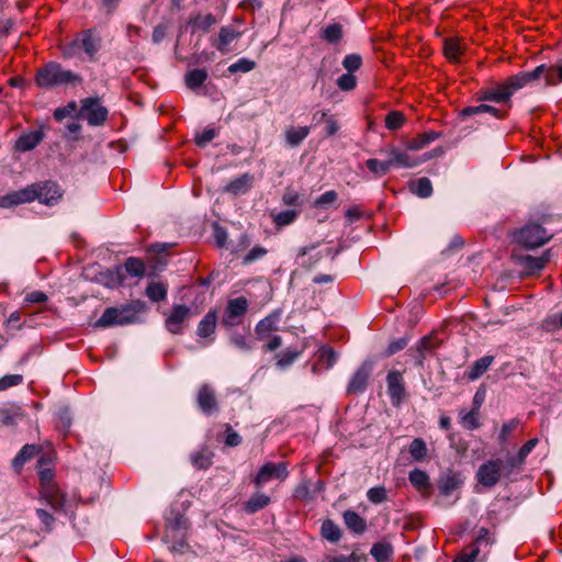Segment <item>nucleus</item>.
<instances>
[{
	"instance_id": "nucleus-54",
	"label": "nucleus",
	"mask_w": 562,
	"mask_h": 562,
	"mask_svg": "<svg viewBox=\"0 0 562 562\" xmlns=\"http://www.w3.org/2000/svg\"><path fill=\"white\" fill-rule=\"evenodd\" d=\"M405 122L403 113L398 111H391L385 117V126L391 131H396L402 127Z\"/></svg>"
},
{
	"instance_id": "nucleus-3",
	"label": "nucleus",
	"mask_w": 562,
	"mask_h": 562,
	"mask_svg": "<svg viewBox=\"0 0 562 562\" xmlns=\"http://www.w3.org/2000/svg\"><path fill=\"white\" fill-rule=\"evenodd\" d=\"M145 311L146 304L140 300L132 301L119 307H108L97 321L95 326L106 328L133 324L137 321L138 315Z\"/></svg>"
},
{
	"instance_id": "nucleus-4",
	"label": "nucleus",
	"mask_w": 562,
	"mask_h": 562,
	"mask_svg": "<svg viewBox=\"0 0 562 562\" xmlns=\"http://www.w3.org/2000/svg\"><path fill=\"white\" fill-rule=\"evenodd\" d=\"M81 81V77L71 70H66L60 64L49 61L40 69L35 75V83L38 88L50 90L59 86L75 85Z\"/></svg>"
},
{
	"instance_id": "nucleus-37",
	"label": "nucleus",
	"mask_w": 562,
	"mask_h": 562,
	"mask_svg": "<svg viewBox=\"0 0 562 562\" xmlns=\"http://www.w3.org/2000/svg\"><path fill=\"white\" fill-rule=\"evenodd\" d=\"M370 553L378 562H385L391 559L393 547L387 542H376L372 546Z\"/></svg>"
},
{
	"instance_id": "nucleus-6",
	"label": "nucleus",
	"mask_w": 562,
	"mask_h": 562,
	"mask_svg": "<svg viewBox=\"0 0 562 562\" xmlns=\"http://www.w3.org/2000/svg\"><path fill=\"white\" fill-rule=\"evenodd\" d=\"M551 238L552 234L536 223L527 224L515 234L516 241L528 249L541 247Z\"/></svg>"
},
{
	"instance_id": "nucleus-22",
	"label": "nucleus",
	"mask_w": 562,
	"mask_h": 562,
	"mask_svg": "<svg viewBox=\"0 0 562 562\" xmlns=\"http://www.w3.org/2000/svg\"><path fill=\"white\" fill-rule=\"evenodd\" d=\"M44 138L42 131H32L21 135L16 143L15 148L19 151H29L34 149Z\"/></svg>"
},
{
	"instance_id": "nucleus-45",
	"label": "nucleus",
	"mask_w": 562,
	"mask_h": 562,
	"mask_svg": "<svg viewBox=\"0 0 562 562\" xmlns=\"http://www.w3.org/2000/svg\"><path fill=\"white\" fill-rule=\"evenodd\" d=\"M460 423L462 427L468 430L477 429L481 425L479 420V407H474L470 412L464 414L461 413Z\"/></svg>"
},
{
	"instance_id": "nucleus-57",
	"label": "nucleus",
	"mask_w": 562,
	"mask_h": 562,
	"mask_svg": "<svg viewBox=\"0 0 562 562\" xmlns=\"http://www.w3.org/2000/svg\"><path fill=\"white\" fill-rule=\"evenodd\" d=\"M362 65V58L358 54H349L346 55L342 59V66L347 70V72L352 74L357 71Z\"/></svg>"
},
{
	"instance_id": "nucleus-20",
	"label": "nucleus",
	"mask_w": 562,
	"mask_h": 562,
	"mask_svg": "<svg viewBox=\"0 0 562 562\" xmlns=\"http://www.w3.org/2000/svg\"><path fill=\"white\" fill-rule=\"evenodd\" d=\"M281 319L280 312H273L259 321L255 327V333L258 339H265L269 337L272 331L278 330V324Z\"/></svg>"
},
{
	"instance_id": "nucleus-36",
	"label": "nucleus",
	"mask_w": 562,
	"mask_h": 562,
	"mask_svg": "<svg viewBox=\"0 0 562 562\" xmlns=\"http://www.w3.org/2000/svg\"><path fill=\"white\" fill-rule=\"evenodd\" d=\"M344 521L346 526L356 533H362L366 530V520L353 510L344 513Z\"/></svg>"
},
{
	"instance_id": "nucleus-25",
	"label": "nucleus",
	"mask_w": 562,
	"mask_h": 562,
	"mask_svg": "<svg viewBox=\"0 0 562 562\" xmlns=\"http://www.w3.org/2000/svg\"><path fill=\"white\" fill-rule=\"evenodd\" d=\"M494 541L495 539L491 535L490 530L485 527H481L477 531L474 542L469 547V551H475V549H477V557L480 555L481 551H483L485 555Z\"/></svg>"
},
{
	"instance_id": "nucleus-61",
	"label": "nucleus",
	"mask_w": 562,
	"mask_h": 562,
	"mask_svg": "<svg viewBox=\"0 0 562 562\" xmlns=\"http://www.w3.org/2000/svg\"><path fill=\"white\" fill-rule=\"evenodd\" d=\"M268 250L262 246H255L252 249L248 251V254L243 258L244 265H249L256 260L261 259L267 255Z\"/></svg>"
},
{
	"instance_id": "nucleus-55",
	"label": "nucleus",
	"mask_w": 562,
	"mask_h": 562,
	"mask_svg": "<svg viewBox=\"0 0 562 562\" xmlns=\"http://www.w3.org/2000/svg\"><path fill=\"white\" fill-rule=\"evenodd\" d=\"M443 50L446 57L452 61H457L461 54V47L459 43L451 38L445 41Z\"/></svg>"
},
{
	"instance_id": "nucleus-34",
	"label": "nucleus",
	"mask_w": 562,
	"mask_h": 562,
	"mask_svg": "<svg viewBox=\"0 0 562 562\" xmlns=\"http://www.w3.org/2000/svg\"><path fill=\"white\" fill-rule=\"evenodd\" d=\"M217 323V315L215 311H210L198 325V335L206 338L215 330Z\"/></svg>"
},
{
	"instance_id": "nucleus-17",
	"label": "nucleus",
	"mask_w": 562,
	"mask_h": 562,
	"mask_svg": "<svg viewBox=\"0 0 562 562\" xmlns=\"http://www.w3.org/2000/svg\"><path fill=\"white\" fill-rule=\"evenodd\" d=\"M190 308L186 305H175L172 312L166 319V328L171 334H180L182 331V324L189 317Z\"/></svg>"
},
{
	"instance_id": "nucleus-35",
	"label": "nucleus",
	"mask_w": 562,
	"mask_h": 562,
	"mask_svg": "<svg viewBox=\"0 0 562 562\" xmlns=\"http://www.w3.org/2000/svg\"><path fill=\"white\" fill-rule=\"evenodd\" d=\"M408 480L418 492H425L430 487L429 475L423 470L414 469L411 471Z\"/></svg>"
},
{
	"instance_id": "nucleus-21",
	"label": "nucleus",
	"mask_w": 562,
	"mask_h": 562,
	"mask_svg": "<svg viewBox=\"0 0 562 562\" xmlns=\"http://www.w3.org/2000/svg\"><path fill=\"white\" fill-rule=\"evenodd\" d=\"M549 260L550 250H547L539 257H533L529 255L520 257L519 265L526 270L527 273L533 274L541 271Z\"/></svg>"
},
{
	"instance_id": "nucleus-38",
	"label": "nucleus",
	"mask_w": 562,
	"mask_h": 562,
	"mask_svg": "<svg viewBox=\"0 0 562 562\" xmlns=\"http://www.w3.org/2000/svg\"><path fill=\"white\" fill-rule=\"evenodd\" d=\"M321 535L329 542H337L341 537L340 528L330 519H326L321 527Z\"/></svg>"
},
{
	"instance_id": "nucleus-44",
	"label": "nucleus",
	"mask_w": 562,
	"mask_h": 562,
	"mask_svg": "<svg viewBox=\"0 0 562 562\" xmlns=\"http://www.w3.org/2000/svg\"><path fill=\"white\" fill-rule=\"evenodd\" d=\"M366 165L368 169L378 177L386 175L392 167L390 158L384 161H380L375 158H370L366 161Z\"/></svg>"
},
{
	"instance_id": "nucleus-46",
	"label": "nucleus",
	"mask_w": 562,
	"mask_h": 562,
	"mask_svg": "<svg viewBox=\"0 0 562 562\" xmlns=\"http://www.w3.org/2000/svg\"><path fill=\"white\" fill-rule=\"evenodd\" d=\"M124 269L132 277H143L145 273L144 262L135 257H130L126 259Z\"/></svg>"
},
{
	"instance_id": "nucleus-15",
	"label": "nucleus",
	"mask_w": 562,
	"mask_h": 562,
	"mask_svg": "<svg viewBox=\"0 0 562 562\" xmlns=\"http://www.w3.org/2000/svg\"><path fill=\"white\" fill-rule=\"evenodd\" d=\"M463 476L459 472L448 471L438 480V491L441 496L449 497L463 485Z\"/></svg>"
},
{
	"instance_id": "nucleus-1",
	"label": "nucleus",
	"mask_w": 562,
	"mask_h": 562,
	"mask_svg": "<svg viewBox=\"0 0 562 562\" xmlns=\"http://www.w3.org/2000/svg\"><path fill=\"white\" fill-rule=\"evenodd\" d=\"M543 78L547 86H555L562 82V65H539L531 71H520L506 78L504 81L481 90L479 101H492L512 105V97L529 83Z\"/></svg>"
},
{
	"instance_id": "nucleus-56",
	"label": "nucleus",
	"mask_w": 562,
	"mask_h": 562,
	"mask_svg": "<svg viewBox=\"0 0 562 562\" xmlns=\"http://www.w3.org/2000/svg\"><path fill=\"white\" fill-rule=\"evenodd\" d=\"M367 497L372 504H381L387 499V492L384 486H374L367 492Z\"/></svg>"
},
{
	"instance_id": "nucleus-64",
	"label": "nucleus",
	"mask_w": 562,
	"mask_h": 562,
	"mask_svg": "<svg viewBox=\"0 0 562 562\" xmlns=\"http://www.w3.org/2000/svg\"><path fill=\"white\" fill-rule=\"evenodd\" d=\"M214 238L217 247L225 248L227 246L228 234L224 227L220 225L214 226Z\"/></svg>"
},
{
	"instance_id": "nucleus-62",
	"label": "nucleus",
	"mask_w": 562,
	"mask_h": 562,
	"mask_svg": "<svg viewBox=\"0 0 562 562\" xmlns=\"http://www.w3.org/2000/svg\"><path fill=\"white\" fill-rule=\"evenodd\" d=\"M23 382V376L21 374H8L0 379V392L11 387L19 385Z\"/></svg>"
},
{
	"instance_id": "nucleus-32",
	"label": "nucleus",
	"mask_w": 562,
	"mask_h": 562,
	"mask_svg": "<svg viewBox=\"0 0 562 562\" xmlns=\"http://www.w3.org/2000/svg\"><path fill=\"white\" fill-rule=\"evenodd\" d=\"M40 452V448L36 445H25L19 451V453L14 457L12 461L13 468L19 471L23 468V465L34 458Z\"/></svg>"
},
{
	"instance_id": "nucleus-58",
	"label": "nucleus",
	"mask_w": 562,
	"mask_h": 562,
	"mask_svg": "<svg viewBox=\"0 0 562 562\" xmlns=\"http://www.w3.org/2000/svg\"><path fill=\"white\" fill-rule=\"evenodd\" d=\"M518 425H519V420L517 418H513L503 424L499 435H498V440H499L501 445H504L507 442L509 435L518 427Z\"/></svg>"
},
{
	"instance_id": "nucleus-12",
	"label": "nucleus",
	"mask_w": 562,
	"mask_h": 562,
	"mask_svg": "<svg viewBox=\"0 0 562 562\" xmlns=\"http://www.w3.org/2000/svg\"><path fill=\"white\" fill-rule=\"evenodd\" d=\"M387 394L393 406L398 407L406 398L405 383L400 371H390L386 376Z\"/></svg>"
},
{
	"instance_id": "nucleus-23",
	"label": "nucleus",
	"mask_w": 562,
	"mask_h": 562,
	"mask_svg": "<svg viewBox=\"0 0 562 562\" xmlns=\"http://www.w3.org/2000/svg\"><path fill=\"white\" fill-rule=\"evenodd\" d=\"M215 23L216 18L212 13H207L204 15L196 14L190 16V19L188 20V27H190L192 34L198 31L206 33Z\"/></svg>"
},
{
	"instance_id": "nucleus-39",
	"label": "nucleus",
	"mask_w": 562,
	"mask_h": 562,
	"mask_svg": "<svg viewBox=\"0 0 562 562\" xmlns=\"http://www.w3.org/2000/svg\"><path fill=\"white\" fill-rule=\"evenodd\" d=\"M167 285L161 282H150L146 288V295L153 302L164 301L167 296Z\"/></svg>"
},
{
	"instance_id": "nucleus-47",
	"label": "nucleus",
	"mask_w": 562,
	"mask_h": 562,
	"mask_svg": "<svg viewBox=\"0 0 562 562\" xmlns=\"http://www.w3.org/2000/svg\"><path fill=\"white\" fill-rule=\"evenodd\" d=\"M300 356V351L286 349L277 355V367L281 370L289 368Z\"/></svg>"
},
{
	"instance_id": "nucleus-59",
	"label": "nucleus",
	"mask_w": 562,
	"mask_h": 562,
	"mask_svg": "<svg viewBox=\"0 0 562 562\" xmlns=\"http://www.w3.org/2000/svg\"><path fill=\"white\" fill-rule=\"evenodd\" d=\"M217 136V131L215 128H205L201 133L195 135V144L200 147L206 146Z\"/></svg>"
},
{
	"instance_id": "nucleus-8",
	"label": "nucleus",
	"mask_w": 562,
	"mask_h": 562,
	"mask_svg": "<svg viewBox=\"0 0 562 562\" xmlns=\"http://www.w3.org/2000/svg\"><path fill=\"white\" fill-rule=\"evenodd\" d=\"M80 113L91 126L102 125L109 114L108 109L101 104L98 98H87L82 100Z\"/></svg>"
},
{
	"instance_id": "nucleus-42",
	"label": "nucleus",
	"mask_w": 562,
	"mask_h": 562,
	"mask_svg": "<svg viewBox=\"0 0 562 562\" xmlns=\"http://www.w3.org/2000/svg\"><path fill=\"white\" fill-rule=\"evenodd\" d=\"M317 361L323 368L329 369L337 361V353L330 347H322L317 352Z\"/></svg>"
},
{
	"instance_id": "nucleus-52",
	"label": "nucleus",
	"mask_w": 562,
	"mask_h": 562,
	"mask_svg": "<svg viewBox=\"0 0 562 562\" xmlns=\"http://www.w3.org/2000/svg\"><path fill=\"white\" fill-rule=\"evenodd\" d=\"M256 67V63L251 59H248V58H240L238 59L236 63L229 65L228 67V71L231 74H236V72H249L251 71L252 69H255Z\"/></svg>"
},
{
	"instance_id": "nucleus-49",
	"label": "nucleus",
	"mask_w": 562,
	"mask_h": 562,
	"mask_svg": "<svg viewBox=\"0 0 562 562\" xmlns=\"http://www.w3.org/2000/svg\"><path fill=\"white\" fill-rule=\"evenodd\" d=\"M229 340L233 346L245 352L252 350L255 347L254 341L251 339L239 333H234L231 336Z\"/></svg>"
},
{
	"instance_id": "nucleus-40",
	"label": "nucleus",
	"mask_w": 562,
	"mask_h": 562,
	"mask_svg": "<svg viewBox=\"0 0 562 562\" xmlns=\"http://www.w3.org/2000/svg\"><path fill=\"white\" fill-rule=\"evenodd\" d=\"M206 78L207 72L205 69H193L186 75V85L188 88L195 90L205 82Z\"/></svg>"
},
{
	"instance_id": "nucleus-43",
	"label": "nucleus",
	"mask_w": 562,
	"mask_h": 562,
	"mask_svg": "<svg viewBox=\"0 0 562 562\" xmlns=\"http://www.w3.org/2000/svg\"><path fill=\"white\" fill-rule=\"evenodd\" d=\"M409 454L415 461H423L427 457V446L422 438H415L408 448Z\"/></svg>"
},
{
	"instance_id": "nucleus-24",
	"label": "nucleus",
	"mask_w": 562,
	"mask_h": 562,
	"mask_svg": "<svg viewBox=\"0 0 562 562\" xmlns=\"http://www.w3.org/2000/svg\"><path fill=\"white\" fill-rule=\"evenodd\" d=\"M35 184H40V186L52 184V186H54L55 191H56L54 193L53 190L50 191L47 188L46 189L42 188L40 190L41 192L38 193V196H36L37 201H40L41 203L52 206V205L57 204L60 201V199L63 196V192L56 182L44 181V182H36Z\"/></svg>"
},
{
	"instance_id": "nucleus-31",
	"label": "nucleus",
	"mask_w": 562,
	"mask_h": 562,
	"mask_svg": "<svg viewBox=\"0 0 562 562\" xmlns=\"http://www.w3.org/2000/svg\"><path fill=\"white\" fill-rule=\"evenodd\" d=\"M482 113H488L496 119H504L506 116L505 111H502V110L494 108L492 105H488V104L467 106L461 111V115L464 117L476 115V114H482Z\"/></svg>"
},
{
	"instance_id": "nucleus-26",
	"label": "nucleus",
	"mask_w": 562,
	"mask_h": 562,
	"mask_svg": "<svg viewBox=\"0 0 562 562\" xmlns=\"http://www.w3.org/2000/svg\"><path fill=\"white\" fill-rule=\"evenodd\" d=\"M440 137V133L429 131L417 135L416 137L408 139L405 144L407 150L417 151L425 148L431 142L438 139Z\"/></svg>"
},
{
	"instance_id": "nucleus-51",
	"label": "nucleus",
	"mask_w": 562,
	"mask_h": 562,
	"mask_svg": "<svg viewBox=\"0 0 562 562\" xmlns=\"http://www.w3.org/2000/svg\"><path fill=\"white\" fill-rule=\"evenodd\" d=\"M367 555L359 550H353L349 555L340 554L329 557L328 562H366Z\"/></svg>"
},
{
	"instance_id": "nucleus-50",
	"label": "nucleus",
	"mask_w": 562,
	"mask_h": 562,
	"mask_svg": "<svg viewBox=\"0 0 562 562\" xmlns=\"http://www.w3.org/2000/svg\"><path fill=\"white\" fill-rule=\"evenodd\" d=\"M524 462L517 456H509L506 460H502V474L509 476L516 470H519Z\"/></svg>"
},
{
	"instance_id": "nucleus-7",
	"label": "nucleus",
	"mask_w": 562,
	"mask_h": 562,
	"mask_svg": "<svg viewBox=\"0 0 562 562\" xmlns=\"http://www.w3.org/2000/svg\"><path fill=\"white\" fill-rule=\"evenodd\" d=\"M409 150H400L395 147L390 148L389 158L392 167L400 168H414L419 166L420 164L428 161L435 157L441 156L443 150L440 147L432 149L431 151H427L422 156L414 157L408 154Z\"/></svg>"
},
{
	"instance_id": "nucleus-53",
	"label": "nucleus",
	"mask_w": 562,
	"mask_h": 562,
	"mask_svg": "<svg viewBox=\"0 0 562 562\" xmlns=\"http://www.w3.org/2000/svg\"><path fill=\"white\" fill-rule=\"evenodd\" d=\"M337 87L341 91H352L357 87V77L353 74L346 72L338 77Z\"/></svg>"
},
{
	"instance_id": "nucleus-27",
	"label": "nucleus",
	"mask_w": 562,
	"mask_h": 562,
	"mask_svg": "<svg viewBox=\"0 0 562 562\" xmlns=\"http://www.w3.org/2000/svg\"><path fill=\"white\" fill-rule=\"evenodd\" d=\"M42 188L43 189L47 188L50 191L53 190L54 193L56 192L54 186H52V184L40 186V184L32 183L23 189L15 191L16 198H18L20 204L30 203V202L37 200L36 196H38V193L41 192L40 190Z\"/></svg>"
},
{
	"instance_id": "nucleus-19",
	"label": "nucleus",
	"mask_w": 562,
	"mask_h": 562,
	"mask_svg": "<svg viewBox=\"0 0 562 562\" xmlns=\"http://www.w3.org/2000/svg\"><path fill=\"white\" fill-rule=\"evenodd\" d=\"M254 184V176L246 172L231 180L225 187L224 192L233 195H241L247 193Z\"/></svg>"
},
{
	"instance_id": "nucleus-29",
	"label": "nucleus",
	"mask_w": 562,
	"mask_h": 562,
	"mask_svg": "<svg viewBox=\"0 0 562 562\" xmlns=\"http://www.w3.org/2000/svg\"><path fill=\"white\" fill-rule=\"evenodd\" d=\"M214 453L212 450L203 446L198 451L193 452L190 457L191 463L199 470H206L212 464Z\"/></svg>"
},
{
	"instance_id": "nucleus-11",
	"label": "nucleus",
	"mask_w": 562,
	"mask_h": 562,
	"mask_svg": "<svg viewBox=\"0 0 562 562\" xmlns=\"http://www.w3.org/2000/svg\"><path fill=\"white\" fill-rule=\"evenodd\" d=\"M373 370V361L366 360L360 367L356 370V372L350 378V381L347 385L348 394H361L366 391L369 378Z\"/></svg>"
},
{
	"instance_id": "nucleus-28",
	"label": "nucleus",
	"mask_w": 562,
	"mask_h": 562,
	"mask_svg": "<svg viewBox=\"0 0 562 562\" xmlns=\"http://www.w3.org/2000/svg\"><path fill=\"white\" fill-rule=\"evenodd\" d=\"M494 362L493 356H484L476 361L473 362V364L469 368L465 375L470 381H475L480 376H482L488 368Z\"/></svg>"
},
{
	"instance_id": "nucleus-9",
	"label": "nucleus",
	"mask_w": 562,
	"mask_h": 562,
	"mask_svg": "<svg viewBox=\"0 0 562 562\" xmlns=\"http://www.w3.org/2000/svg\"><path fill=\"white\" fill-rule=\"evenodd\" d=\"M249 303L245 296L231 299L227 302L222 324L225 327H233L241 324L243 318L248 310Z\"/></svg>"
},
{
	"instance_id": "nucleus-10",
	"label": "nucleus",
	"mask_w": 562,
	"mask_h": 562,
	"mask_svg": "<svg viewBox=\"0 0 562 562\" xmlns=\"http://www.w3.org/2000/svg\"><path fill=\"white\" fill-rule=\"evenodd\" d=\"M502 475V459H491L484 462L476 472L477 482L485 487L495 486Z\"/></svg>"
},
{
	"instance_id": "nucleus-13",
	"label": "nucleus",
	"mask_w": 562,
	"mask_h": 562,
	"mask_svg": "<svg viewBox=\"0 0 562 562\" xmlns=\"http://www.w3.org/2000/svg\"><path fill=\"white\" fill-rule=\"evenodd\" d=\"M286 476L288 470L284 463L268 462L259 469L254 482L258 487H261L272 479L284 480Z\"/></svg>"
},
{
	"instance_id": "nucleus-18",
	"label": "nucleus",
	"mask_w": 562,
	"mask_h": 562,
	"mask_svg": "<svg viewBox=\"0 0 562 562\" xmlns=\"http://www.w3.org/2000/svg\"><path fill=\"white\" fill-rule=\"evenodd\" d=\"M240 36L241 32L232 25L222 26L218 32V38L213 43V46L222 54H226L229 52V45Z\"/></svg>"
},
{
	"instance_id": "nucleus-33",
	"label": "nucleus",
	"mask_w": 562,
	"mask_h": 562,
	"mask_svg": "<svg viewBox=\"0 0 562 562\" xmlns=\"http://www.w3.org/2000/svg\"><path fill=\"white\" fill-rule=\"evenodd\" d=\"M311 128L308 126L289 127L285 131V140L289 146H299L310 134Z\"/></svg>"
},
{
	"instance_id": "nucleus-41",
	"label": "nucleus",
	"mask_w": 562,
	"mask_h": 562,
	"mask_svg": "<svg viewBox=\"0 0 562 562\" xmlns=\"http://www.w3.org/2000/svg\"><path fill=\"white\" fill-rule=\"evenodd\" d=\"M411 190L419 198H428L432 193L431 181L424 177L411 183Z\"/></svg>"
},
{
	"instance_id": "nucleus-5",
	"label": "nucleus",
	"mask_w": 562,
	"mask_h": 562,
	"mask_svg": "<svg viewBox=\"0 0 562 562\" xmlns=\"http://www.w3.org/2000/svg\"><path fill=\"white\" fill-rule=\"evenodd\" d=\"M101 40L97 36L93 30L82 31L72 42L61 47V53L65 58H72L78 55L82 49L89 57H93L100 49Z\"/></svg>"
},
{
	"instance_id": "nucleus-30",
	"label": "nucleus",
	"mask_w": 562,
	"mask_h": 562,
	"mask_svg": "<svg viewBox=\"0 0 562 562\" xmlns=\"http://www.w3.org/2000/svg\"><path fill=\"white\" fill-rule=\"evenodd\" d=\"M270 502L271 499L268 495L263 493H256L251 495L246 503H244L243 509L245 513L252 515L267 507Z\"/></svg>"
},
{
	"instance_id": "nucleus-63",
	"label": "nucleus",
	"mask_w": 562,
	"mask_h": 562,
	"mask_svg": "<svg viewBox=\"0 0 562 562\" xmlns=\"http://www.w3.org/2000/svg\"><path fill=\"white\" fill-rule=\"evenodd\" d=\"M76 109H77L76 103L75 102H70L66 106L57 108L54 111L53 116H54V119L56 121H63L67 116L72 115V113L76 111Z\"/></svg>"
},
{
	"instance_id": "nucleus-60",
	"label": "nucleus",
	"mask_w": 562,
	"mask_h": 562,
	"mask_svg": "<svg viewBox=\"0 0 562 562\" xmlns=\"http://www.w3.org/2000/svg\"><path fill=\"white\" fill-rule=\"evenodd\" d=\"M296 216L297 212L294 210L282 211L274 216V223L277 226H286L291 224Z\"/></svg>"
},
{
	"instance_id": "nucleus-16",
	"label": "nucleus",
	"mask_w": 562,
	"mask_h": 562,
	"mask_svg": "<svg viewBox=\"0 0 562 562\" xmlns=\"http://www.w3.org/2000/svg\"><path fill=\"white\" fill-rule=\"evenodd\" d=\"M40 495L45 503L54 510H60L65 506V495L54 483L40 485Z\"/></svg>"
},
{
	"instance_id": "nucleus-2",
	"label": "nucleus",
	"mask_w": 562,
	"mask_h": 562,
	"mask_svg": "<svg viewBox=\"0 0 562 562\" xmlns=\"http://www.w3.org/2000/svg\"><path fill=\"white\" fill-rule=\"evenodd\" d=\"M190 529L189 519L175 509L166 516L164 541L169 544V550L175 553H184L189 548L187 539Z\"/></svg>"
},
{
	"instance_id": "nucleus-14",
	"label": "nucleus",
	"mask_w": 562,
	"mask_h": 562,
	"mask_svg": "<svg viewBox=\"0 0 562 562\" xmlns=\"http://www.w3.org/2000/svg\"><path fill=\"white\" fill-rule=\"evenodd\" d=\"M196 403L200 411L204 415H212L218 412V403L216 400L215 391L209 384H203L200 386L196 395Z\"/></svg>"
},
{
	"instance_id": "nucleus-48",
	"label": "nucleus",
	"mask_w": 562,
	"mask_h": 562,
	"mask_svg": "<svg viewBox=\"0 0 562 562\" xmlns=\"http://www.w3.org/2000/svg\"><path fill=\"white\" fill-rule=\"evenodd\" d=\"M342 36V27L340 24L334 23L326 26L322 32V38L328 43H338Z\"/></svg>"
}]
</instances>
